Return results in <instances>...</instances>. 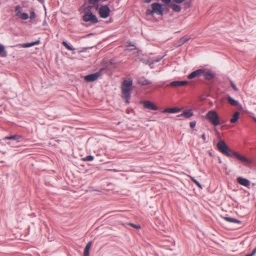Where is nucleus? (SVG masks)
Wrapping results in <instances>:
<instances>
[{
    "label": "nucleus",
    "mask_w": 256,
    "mask_h": 256,
    "mask_svg": "<svg viewBox=\"0 0 256 256\" xmlns=\"http://www.w3.org/2000/svg\"><path fill=\"white\" fill-rule=\"evenodd\" d=\"M132 80L131 78H128L123 81L122 85V98L126 100V102L129 104L130 94L132 90Z\"/></svg>",
    "instance_id": "nucleus-1"
},
{
    "label": "nucleus",
    "mask_w": 256,
    "mask_h": 256,
    "mask_svg": "<svg viewBox=\"0 0 256 256\" xmlns=\"http://www.w3.org/2000/svg\"><path fill=\"white\" fill-rule=\"evenodd\" d=\"M90 6L87 7L84 10V14L82 16V20L86 22H90L96 24L98 20L96 16L94 15L90 10Z\"/></svg>",
    "instance_id": "nucleus-2"
},
{
    "label": "nucleus",
    "mask_w": 256,
    "mask_h": 256,
    "mask_svg": "<svg viewBox=\"0 0 256 256\" xmlns=\"http://www.w3.org/2000/svg\"><path fill=\"white\" fill-rule=\"evenodd\" d=\"M151 9H148L146 10V14L147 15H153L154 14H156L158 15H162L163 14V8L162 6L157 2L152 4L151 5Z\"/></svg>",
    "instance_id": "nucleus-3"
},
{
    "label": "nucleus",
    "mask_w": 256,
    "mask_h": 256,
    "mask_svg": "<svg viewBox=\"0 0 256 256\" xmlns=\"http://www.w3.org/2000/svg\"><path fill=\"white\" fill-rule=\"evenodd\" d=\"M218 150L224 154L228 156H232V152L233 151L229 149L226 142L220 140L216 144Z\"/></svg>",
    "instance_id": "nucleus-4"
},
{
    "label": "nucleus",
    "mask_w": 256,
    "mask_h": 256,
    "mask_svg": "<svg viewBox=\"0 0 256 256\" xmlns=\"http://www.w3.org/2000/svg\"><path fill=\"white\" fill-rule=\"evenodd\" d=\"M206 118L214 126H217L220 124V118L215 111H209Z\"/></svg>",
    "instance_id": "nucleus-5"
},
{
    "label": "nucleus",
    "mask_w": 256,
    "mask_h": 256,
    "mask_svg": "<svg viewBox=\"0 0 256 256\" xmlns=\"http://www.w3.org/2000/svg\"><path fill=\"white\" fill-rule=\"evenodd\" d=\"M16 16L22 20H26L28 18V15L26 13L22 12V8L16 6L15 8Z\"/></svg>",
    "instance_id": "nucleus-6"
},
{
    "label": "nucleus",
    "mask_w": 256,
    "mask_h": 256,
    "mask_svg": "<svg viewBox=\"0 0 256 256\" xmlns=\"http://www.w3.org/2000/svg\"><path fill=\"white\" fill-rule=\"evenodd\" d=\"M98 12L100 17L106 18L110 14V10L107 6H102L100 8Z\"/></svg>",
    "instance_id": "nucleus-7"
},
{
    "label": "nucleus",
    "mask_w": 256,
    "mask_h": 256,
    "mask_svg": "<svg viewBox=\"0 0 256 256\" xmlns=\"http://www.w3.org/2000/svg\"><path fill=\"white\" fill-rule=\"evenodd\" d=\"M232 156L236 157L239 160L246 164H250L252 162V160L234 151L232 152Z\"/></svg>",
    "instance_id": "nucleus-8"
},
{
    "label": "nucleus",
    "mask_w": 256,
    "mask_h": 256,
    "mask_svg": "<svg viewBox=\"0 0 256 256\" xmlns=\"http://www.w3.org/2000/svg\"><path fill=\"white\" fill-rule=\"evenodd\" d=\"M140 104H142L144 108L154 110H158V108L154 104L148 100H144L140 102Z\"/></svg>",
    "instance_id": "nucleus-9"
},
{
    "label": "nucleus",
    "mask_w": 256,
    "mask_h": 256,
    "mask_svg": "<svg viewBox=\"0 0 256 256\" xmlns=\"http://www.w3.org/2000/svg\"><path fill=\"white\" fill-rule=\"evenodd\" d=\"M100 76V72L92 74L84 77V80L86 82H92L96 80Z\"/></svg>",
    "instance_id": "nucleus-10"
},
{
    "label": "nucleus",
    "mask_w": 256,
    "mask_h": 256,
    "mask_svg": "<svg viewBox=\"0 0 256 256\" xmlns=\"http://www.w3.org/2000/svg\"><path fill=\"white\" fill-rule=\"evenodd\" d=\"M202 70V76H203L206 79L211 80L214 77V74L210 70L206 69Z\"/></svg>",
    "instance_id": "nucleus-11"
},
{
    "label": "nucleus",
    "mask_w": 256,
    "mask_h": 256,
    "mask_svg": "<svg viewBox=\"0 0 256 256\" xmlns=\"http://www.w3.org/2000/svg\"><path fill=\"white\" fill-rule=\"evenodd\" d=\"M240 185L248 187L250 185V182L245 178L238 177L236 179Z\"/></svg>",
    "instance_id": "nucleus-12"
},
{
    "label": "nucleus",
    "mask_w": 256,
    "mask_h": 256,
    "mask_svg": "<svg viewBox=\"0 0 256 256\" xmlns=\"http://www.w3.org/2000/svg\"><path fill=\"white\" fill-rule=\"evenodd\" d=\"M202 69H199L196 70H195L192 73H190L188 76V78L189 79H192L195 78H198L202 76Z\"/></svg>",
    "instance_id": "nucleus-13"
},
{
    "label": "nucleus",
    "mask_w": 256,
    "mask_h": 256,
    "mask_svg": "<svg viewBox=\"0 0 256 256\" xmlns=\"http://www.w3.org/2000/svg\"><path fill=\"white\" fill-rule=\"evenodd\" d=\"M186 81H174L170 83V85L173 87H180L188 84Z\"/></svg>",
    "instance_id": "nucleus-14"
},
{
    "label": "nucleus",
    "mask_w": 256,
    "mask_h": 256,
    "mask_svg": "<svg viewBox=\"0 0 256 256\" xmlns=\"http://www.w3.org/2000/svg\"><path fill=\"white\" fill-rule=\"evenodd\" d=\"M92 246V242H89L87 243L84 252V256H89L90 250Z\"/></svg>",
    "instance_id": "nucleus-15"
},
{
    "label": "nucleus",
    "mask_w": 256,
    "mask_h": 256,
    "mask_svg": "<svg viewBox=\"0 0 256 256\" xmlns=\"http://www.w3.org/2000/svg\"><path fill=\"white\" fill-rule=\"evenodd\" d=\"M190 38L189 36H187L182 37L181 38H180L178 40V42L177 46H180L184 44L187 41H188Z\"/></svg>",
    "instance_id": "nucleus-16"
},
{
    "label": "nucleus",
    "mask_w": 256,
    "mask_h": 256,
    "mask_svg": "<svg viewBox=\"0 0 256 256\" xmlns=\"http://www.w3.org/2000/svg\"><path fill=\"white\" fill-rule=\"evenodd\" d=\"M138 84L141 86H146L150 84L152 82L144 78H141L138 80Z\"/></svg>",
    "instance_id": "nucleus-17"
},
{
    "label": "nucleus",
    "mask_w": 256,
    "mask_h": 256,
    "mask_svg": "<svg viewBox=\"0 0 256 256\" xmlns=\"http://www.w3.org/2000/svg\"><path fill=\"white\" fill-rule=\"evenodd\" d=\"M180 110V108H167L164 110V113H176Z\"/></svg>",
    "instance_id": "nucleus-18"
},
{
    "label": "nucleus",
    "mask_w": 256,
    "mask_h": 256,
    "mask_svg": "<svg viewBox=\"0 0 256 256\" xmlns=\"http://www.w3.org/2000/svg\"><path fill=\"white\" fill-rule=\"evenodd\" d=\"M193 116V112L192 110L184 111L179 116H184L186 118H189Z\"/></svg>",
    "instance_id": "nucleus-19"
},
{
    "label": "nucleus",
    "mask_w": 256,
    "mask_h": 256,
    "mask_svg": "<svg viewBox=\"0 0 256 256\" xmlns=\"http://www.w3.org/2000/svg\"><path fill=\"white\" fill-rule=\"evenodd\" d=\"M39 44H40V40H36V41L32 42L23 44H20L19 46H20L22 48H26L31 47V46H34L35 45H37Z\"/></svg>",
    "instance_id": "nucleus-20"
},
{
    "label": "nucleus",
    "mask_w": 256,
    "mask_h": 256,
    "mask_svg": "<svg viewBox=\"0 0 256 256\" xmlns=\"http://www.w3.org/2000/svg\"><path fill=\"white\" fill-rule=\"evenodd\" d=\"M170 6L171 8L176 12H180L181 10V6L176 4H172L170 5Z\"/></svg>",
    "instance_id": "nucleus-21"
},
{
    "label": "nucleus",
    "mask_w": 256,
    "mask_h": 256,
    "mask_svg": "<svg viewBox=\"0 0 256 256\" xmlns=\"http://www.w3.org/2000/svg\"><path fill=\"white\" fill-rule=\"evenodd\" d=\"M7 56V52L5 50L4 46L0 44V56L5 58Z\"/></svg>",
    "instance_id": "nucleus-22"
},
{
    "label": "nucleus",
    "mask_w": 256,
    "mask_h": 256,
    "mask_svg": "<svg viewBox=\"0 0 256 256\" xmlns=\"http://www.w3.org/2000/svg\"><path fill=\"white\" fill-rule=\"evenodd\" d=\"M228 100L229 104L232 106H238V102L234 100L230 96H228Z\"/></svg>",
    "instance_id": "nucleus-23"
},
{
    "label": "nucleus",
    "mask_w": 256,
    "mask_h": 256,
    "mask_svg": "<svg viewBox=\"0 0 256 256\" xmlns=\"http://www.w3.org/2000/svg\"><path fill=\"white\" fill-rule=\"evenodd\" d=\"M239 115L240 113L238 112H236L233 116L232 118L230 119V122L231 123H235L237 120H238L239 118Z\"/></svg>",
    "instance_id": "nucleus-24"
},
{
    "label": "nucleus",
    "mask_w": 256,
    "mask_h": 256,
    "mask_svg": "<svg viewBox=\"0 0 256 256\" xmlns=\"http://www.w3.org/2000/svg\"><path fill=\"white\" fill-rule=\"evenodd\" d=\"M22 138L19 135H14L10 136H8L6 138L7 140H16L18 142L19 141V140Z\"/></svg>",
    "instance_id": "nucleus-25"
},
{
    "label": "nucleus",
    "mask_w": 256,
    "mask_h": 256,
    "mask_svg": "<svg viewBox=\"0 0 256 256\" xmlns=\"http://www.w3.org/2000/svg\"><path fill=\"white\" fill-rule=\"evenodd\" d=\"M224 219L226 221H228V222H234V223L240 222V221L236 219L233 218H229V217H225Z\"/></svg>",
    "instance_id": "nucleus-26"
},
{
    "label": "nucleus",
    "mask_w": 256,
    "mask_h": 256,
    "mask_svg": "<svg viewBox=\"0 0 256 256\" xmlns=\"http://www.w3.org/2000/svg\"><path fill=\"white\" fill-rule=\"evenodd\" d=\"M62 44L66 49H68L69 50H74V48L68 45L66 42H62Z\"/></svg>",
    "instance_id": "nucleus-27"
},
{
    "label": "nucleus",
    "mask_w": 256,
    "mask_h": 256,
    "mask_svg": "<svg viewBox=\"0 0 256 256\" xmlns=\"http://www.w3.org/2000/svg\"><path fill=\"white\" fill-rule=\"evenodd\" d=\"M190 180L200 188H202V186H201V184L196 180L194 178L191 176H188Z\"/></svg>",
    "instance_id": "nucleus-28"
},
{
    "label": "nucleus",
    "mask_w": 256,
    "mask_h": 256,
    "mask_svg": "<svg viewBox=\"0 0 256 256\" xmlns=\"http://www.w3.org/2000/svg\"><path fill=\"white\" fill-rule=\"evenodd\" d=\"M36 18V14L33 9H30V19L33 20Z\"/></svg>",
    "instance_id": "nucleus-29"
},
{
    "label": "nucleus",
    "mask_w": 256,
    "mask_h": 256,
    "mask_svg": "<svg viewBox=\"0 0 256 256\" xmlns=\"http://www.w3.org/2000/svg\"><path fill=\"white\" fill-rule=\"evenodd\" d=\"M94 158L92 156H88L83 158L84 161H92L94 160Z\"/></svg>",
    "instance_id": "nucleus-30"
},
{
    "label": "nucleus",
    "mask_w": 256,
    "mask_h": 256,
    "mask_svg": "<svg viewBox=\"0 0 256 256\" xmlns=\"http://www.w3.org/2000/svg\"><path fill=\"white\" fill-rule=\"evenodd\" d=\"M162 59V58H156L154 60H152L151 61H149V64L150 66L153 63L155 62H158L160 60Z\"/></svg>",
    "instance_id": "nucleus-31"
},
{
    "label": "nucleus",
    "mask_w": 256,
    "mask_h": 256,
    "mask_svg": "<svg viewBox=\"0 0 256 256\" xmlns=\"http://www.w3.org/2000/svg\"><path fill=\"white\" fill-rule=\"evenodd\" d=\"M129 225H130V226H132V227H134V228H136V229H139V228H140V226H138V225H136V224H132V223H130V224H129Z\"/></svg>",
    "instance_id": "nucleus-32"
},
{
    "label": "nucleus",
    "mask_w": 256,
    "mask_h": 256,
    "mask_svg": "<svg viewBox=\"0 0 256 256\" xmlns=\"http://www.w3.org/2000/svg\"><path fill=\"white\" fill-rule=\"evenodd\" d=\"M230 84H231L232 87L233 88V89H234L235 91H238V88H236V85L233 83V82H230Z\"/></svg>",
    "instance_id": "nucleus-33"
},
{
    "label": "nucleus",
    "mask_w": 256,
    "mask_h": 256,
    "mask_svg": "<svg viewBox=\"0 0 256 256\" xmlns=\"http://www.w3.org/2000/svg\"><path fill=\"white\" fill-rule=\"evenodd\" d=\"M100 0H89L90 2L92 4H96Z\"/></svg>",
    "instance_id": "nucleus-34"
},
{
    "label": "nucleus",
    "mask_w": 256,
    "mask_h": 256,
    "mask_svg": "<svg viewBox=\"0 0 256 256\" xmlns=\"http://www.w3.org/2000/svg\"><path fill=\"white\" fill-rule=\"evenodd\" d=\"M196 122H194V121L191 122L190 123V126L191 128H194L196 126Z\"/></svg>",
    "instance_id": "nucleus-35"
},
{
    "label": "nucleus",
    "mask_w": 256,
    "mask_h": 256,
    "mask_svg": "<svg viewBox=\"0 0 256 256\" xmlns=\"http://www.w3.org/2000/svg\"><path fill=\"white\" fill-rule=\"evenodd\" d=\"M174 2H176L178 4H181L182 3L184 0H172Z\"/></svg>",
    "instance_id": "nucleus-36"
},
{
    "label": "nucleus",
    "mask_w": 256,
    "mask_h": 256,
    "mask_svg": "<svg viewBox=\"0 0 256 256\" xmlns=\"http://www.w3.org/2000/svg\"><path fill=\"white\" fill-rule=\"evenodd\" d=\"M202 138L204 142H205L206 140V137L204 134L202 136Z\"/></svg>",
    "instance_id": "nucleus-37"
},
{
    "label": "nucleus",
    "mask_w": 256,
    "mask_h": 256,
    "mask_svg": "<svg viewBox=\"0 0 256 256\" xmlns=\"http://www.w3.org/2000/svg\"><path fill=\"white\" fill-rule=\"evenodd\" d=\"M171 0H162V2H165L166 4H169Z\"/></svg>",
    "instance_id": "nucleus-38"
},
{
    "label": "nucleus",
    "mask_w": 256,
    "mask_h": 256,
    "mask_svg": "<svg viewBox=\"0 0 256 256\" xmlns=\"http://www.w3.org/2000/svg\"><path fill=\"white\" fill-rule=\"evenodd\" d=\"M152 0H146V2H150Z\"/></svg>",
    "instance_id": "nucleus-39"
},
{
    "label": "nucleus",
    "mask_w": 256,
    "mask_h": 256,
    "mask_svg": "<svg viewBox=\"0 0 256 256\" xmlns=\"http://www.w3.org/2000/svg\"><path fill=\"white\" fill-rule=\"evenodd\" d=\"M254 120L256 122V118H254Z\"/></svg>",
    "instance_id": "nucleus-40"
}]
</instances>
